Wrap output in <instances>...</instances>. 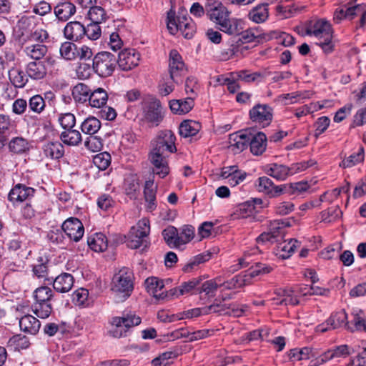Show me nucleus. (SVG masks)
<instances>
[{
	"mask_svg": "<svg viewBox=\"0 0 366 366\" xmlns=\"http://www.w3.org/2000/svg\"><path fill=\"white\" fill-rule=\"evenodd\" d=\"M77 46L75 44L71 41H65L61 44L60 46L61 56L66 60H73L76 57Z\"/></svg>",
	"mask_w": 366,
	"mask_h": 366,
	"instance_id": "nucleus-43",
	"label": "nucleus"
},
{
	"mask_svg": "<svg viewBox=\"0 0 366 366\" xmlns=\"http://www.w3.org/2000/svg\"><path fill=\"white\" fill-rule=\"evenodd\" d=\"M33 312L39 318L46 319L49 317L52 312V305H32Z\"/></svg>",
	"mask_w": 366,
	"mask_h": 366,
	"instance_id": "nucleus-59",
	"label": "nucleus"
},
{
	"mask_svg": "<svg viewBox=\"0 0 366 366\" xmlns=\"http://www.w3.org/2000/svg\"><path fill=\"white\" fill-rule=\"evenodd\" d=\"M205 11L209 19L219 26L220 31L229 35L239 32L237 20L229 19V11L222 2L218 0H207Z\"/></svg>",
	"mask_w": 366,
	"mask_h": 366,
	"instance_id": "nucleus-2",
	"label": "nucleus"
},
{
	"mask_svg": "<svg viewBox=\"0 0 366 366\" xmlns=\"http://www.w3.org/2000/svg\"><path fill=\"white\" fill-rule=\"evenodd\" d=\"M111 157L107 152L99 153L93 158L94 165L100 170H105L110 164Z\"/></svg>",
	"mask_w": 366,
	"mask_h": 366,
	"instance_id": "nucleus-52",
	"label": "nucleus"
},
{
	"mask_svg": "<svg viewBox=\"0 0 366 366\" xmlns=\"http://www.w3.org/2000/svg\"><path fill=\"white\" fill-rule=\"evenodd\" d=\"M150 227L147 219H143L138 222L136 226L131 228L127 238V246L132 249H137L141 246L147 247L149 242L147 239L149 234Z\"/></svg>",
	"mask_w": 366,
	"mask_h": 366,
	"instance_id": "nucleus-7",
	"label": "nucleus"
},
{
	"mask_svg": "<svg viewBox=\"0 0 366 366\" xmlns=\"http://www.w3.org/2000/svg\"><path fill=\"white\" fill-rule=\"evenodd\" d=\"M41 324L39 320L31 315L23 316L19 320V327L21 330L31 335L36 334L40 328Z\"/></svg>",
	"mask_w": 366,
	"mask_h": 366,
	"instance_id": "nucleus-26",
	"label": "nucleus"
},
{
	"mask_svg": "<svg viewBox=\"0 0 366 366\" xmlns=\"http://www.w3.org/2000/svg\"><path fill=\"white\" fill-rule=\"evenodd\" d=\"M260 253L258 247H254L244 252V257L239 259V267H247L250 262L256 260V259H250V257L257 255Z\"/></svg>",
	"mask_w": 366,
	"mask_h": 366,
	"instance_id": "nucleus-58",
	"label": "nucleus"
},
{
	"mask_svg": "<svg viewBox=\"0 0 366 366\" xmlns=\"http://www.w3.org/2000/svg\"><path fill=\"white\" fill-rule=\"evenodd\" d=\"M289 194H300L310 188L307 182H298L287 184Z\"/></svg>",
	"mask_w": 366,
	"mask_h": 366,
	"instance_id": "nucleus-60",
	"label": "nucleus"
},
{
	"mask_svg": "<svg viewBox=\"0 0 366 366\" xmlns=\"http://www.w3.org/2000/svg\"><path fill=\"white\" fill-rule=\"evenodd\" d=\"M76 11V6L69 1H59L54 7V13L56 19L65 22L68 21Z\"/></svg>",
	"mask_w": 366,
	"mask_h": 366,
	"instance_id": "nucleus-17",
	"label": "nucleus"
},
{
	"mask_svg": "<svg viewBox=\"0 0 366 366\" xmlns=\"http://www.w3.org/2000/svg\"><path fill=\"white\" fill-rule=\"evenodd\" d=\"M264 171L267 175L274 178L277 181H284L289 176L292 175L290 167L277 163L264 166Z\"/></svg>",
	"mask_w": 366,
	"mask_h": 366,
	"instance_id": "nucleus-18",
	"label": "nucleus"
},
{
	"mask_svg": "<svg viewBox=\"0 0 366 366\" xmlns=\"http://www.w3.org/2000/svg\"><path fill=\"white\" fill-rule=\"evenodd\" d=\"M144 285L147 292L157 300H164L166 298L167 295H164V292L159 293L164 287L163 280L156 277H150L146 279Z\"/></svg>",
	"mask_w": 366,
	"mask_h": 366,
	"instance_id": "nucleus-22",
	"label": "nucleus"
},
{
	"mask_svg": "<svg viewBox=\"0 0 366 366\" xmlns=\"http://www.w3.org/2000/svg\"><path fill=\"white\" fill-rule=\"evenodd\" d=\"M64 37L71 41H78L85 36V26L78 21L68 22L64 28Z\"/></svg>",
	"mask_w": 366,
	"mask_h": 366,
	"instance_id": "nucleus-16",
	"label": "nucleus"
},
{
	"mask_svg": "<svg viewBox=\"0 0 366 366\" xmlns=\"http://www.w3.org/2000/svg\"><path fill=\"white\" fill-rule=\"evenodd\" d=\"M199 89V86L195 77L189 76L186 79L185 92L189 95L188 97L194 99L197 97Z\"/></svg>",
	"mask_w": 366,
	"mask_h": 366,
	"instance_id": "nucleus-51",
	"label": "nucleus"
},
{
	"mask_svg": "<svg viewBox=\"0 0 366 366\" xmlns=\"http://www.w3.org/2000/svg\"><path fill=\"white\" fill-rule=\"evenodd\" d=\"M230 306L223 303L221 300L215 299L213 304L206 306L207 315L217 313L219 315H227L229 313Z\"/></svg>",
	"mask_w": 366,
	"mask_h": 366,
	"instance_id": "nucleus-47",
	"label": "nucleus"
},
{
	"mask_svg": "<svg viewBox=\"0 0 366 366\" xmlns=\"http://www.w3.org/2000/svg\"><path fill=\"white\" fill-rule=\"evenodd\" d=\"M249 145L251 152L254 155H260L267 147V137L263 132H258L256 134H249Z\"/></svg>",
	"mask_w": 366,
	"mask_h": 366,
	"instance_id": "nucleus-21",
	"label": "nucleus"
},
{
	"mask_svg": "<svg viewBox=\"0 0 366 366\" xmlns=\"http://www.w3.org/2000/svg\"><path fill=\"white\" fill-rule=\"evenodd\" d=\"M61 141L68 146H78L81 142V134L76 129H68L60 134Z\"/></svg>",
	"mask_w": 366,
	"mask_h": 366,
	"instance_id": "nucleus-32",
	"label": "nucleus"
},
{
	"mask_svg": "<svg viewBox=\"0 0 366 366\" xmlns=\"http://www.w3.org/2000/svg\"><path fill=\"white\" fill-rule=\"evenodd\" d=\"M41 149L44 156L51 159H59L64 154V147L59 141L46 142Z\"/></svg>",
	"mask_w": 366,
	"mask_h": 366,
	"instance_id": "nucleus-20",
	"label": "nucleus"
},
{
	"mask_svg": "<svg viewBox=\"0 0 366 366\" xmlns=\"http://www.w3.org/2000/svg\"><path fill=\"white\" fill-rule=\"evenodd\" d=\"M124 188L127 196L130 198H134L137 192L139 189L138 178L136 176L127 177L124 181Z\"/></svg>",
	"mask_w": 366,
	"mask_h": 366,
	"instance_id": "nucleus-44",
	"label": "nucleus"
},
{
	"mask_svg": "<svg viewBox=\"0 0 366 366\" xmlns=\"http://www.w3.org/2000/svg\"><path fill=\"white\" fill-rule=\"evenodd\" d=\"M88 16L92 22L100 24L106 19V13L101 6H92L88 12Z\"/></svg>",
	"mask_w": 366,
	"mask_h": 366,
	"instance_id": "nucleus-49",
	"label": "nucleus"
},
{
	"mask_svg": "<svg viewBox=\"0 0 366 366\" xmlns=\"http://www.w3.org/2000/svg\"><path fill=\"white\" fill-rule=\"evenodd\" d=\"M64 232L72 240L79 241L84 233V225L76 217H70L64 222L61 226Z\"/></svg>",
	"mask_w": 366,
	"mask_h": 366,
	"instance_id": "nucleus-14",
	"label": "nucleus"
},
{
	"mask_svg": "<svg viewBox=\"0 0 366 366\" xmlns=\"http://www.w3.org/2000/svg\"><path fill=\"white\" fill-rule=\"evenodd\" d=\"M140 323L141 318L134 313L132 312L123 313L121 317L112 318L111 325L112 328L109 331V333L115 338L125 337L129 328L139 325Z\"/></svg>",
	"mask_w": 366,
	"mask_h": 366,
	"instance_id": "nucleus-3",
	"label": "nucleus"
},
{
	"mask_svg": "<svg viewBox=\"0 0 366 366\" xmlns=\"http://www.w3.org/2000/svg\"><path fill=\"white\" fill-rule=\"evenodd\" d=\"M273 184V182L269 177L263 176L257 179L255 186L259 192H263L267 195Z\"/></svg>",
	"mask_w": 366,
	"mask_h": 366,
	"instance_id": "nucleus-55",
	"label": "nucleus"
},
{
	"mask_svg": "<svg viewBox=\"0 0 366 366\" xmlns=\"http://www.w3.org/2000/svg\"><path fill=\"white\" fill-rule=\"evenodd\" d=\"M88 296L89 292L87 290L79 288L72 294V302L76 305L83 306L86 302Z\"/></svg>",
	"mask_w": 366,
	"mask_h": 366,
	"instance_id": "nucleus-61",
	"label": "nucleus"
},
{
	"mask_svg": "<svg viewBox=\"0 0 366 366\" xmlns=\"http://www.w3.org/2000/svg\"><path fill=\"white\" fill-rule=\"evenodd\" d=\"M84 146L89 150L97 152L103 148V140L97 136H89L84 142Z\"/></svg>",
	"mask_w": 366,
	"mask_h": 366,
	"instance_id": "nucleus-50",
	"label": "nucleus"
},
{
	"mask_svg": "<svg viewBox=\"0 0 366 366\" xmlns=\"http://www.w3.org/2000/svg\"><path fill=\"white\" fill-rule=\"evenodd\" d=\"M291 226L290 221L288 219H277L271 222L269 232L274 234V238L278 242L282 239L285 235V229Z\"/></svg>",
	"mask_w": 366,
	"mask_h": 366,
	"instance_id": "nucleus-33",
	"label": "nucleus"
},
{
	"mask_svg": "<svg viewBox=\"0 0 366 366\" xmlns=\"http://www.w3.org/2000/svg\"><path fill=\"white\" fill-rule=\"evenodd\" d=\"M250 119L262 127L269 126L273 119V109L268 104H257L249 110Z\"/></svg>",
	"mask_w": 366,
	"mask_h": 366,
	"instance_id": "nucleus-9",
	"label": "nucleus"
},
{
	"mask_svg": "<svg viewBox=\"0 0 366 366\" xmlns=\"http://www.w3.org/2000/svg\"><path fill=\"white\" fill-rule=\"evenodd\" d=\"M87 244L95 252H103L108 247L106 236L102 233H95L88 237Z\"/></svg>",
	"mask_w": 366,
	"mask_h": 366,
	"instance_id": "nucleus-29",
	"label": "nucleus"
},
{
	"mask_svg": "<svg viewBox=\"0 0 366 366\" xmlns=\"http://www.w3.org/2000/svg\"><path fill=\"white\" fill-rule=\"evenodd\" d=\"M347 315L344 310L332 313L325 322L317 326V331L321 333L344 326L346 328Z\"/></svg>",
	"mask_w": 366,
	"mask_h": 366,
	"instance_id": "nucleus-12",
	"label": "nucleus"
},
{
	"mask_svg": "<svg viewBox=\"0 0 366 366\" xmlns=\"http://www.w3.org/2000/svg\"><path fill=\"white\" fill-rule=\"evenodd\" d=\"M157 186L154 185V180L146 181L144 189V197L146 202V209L152 212L157 208L156 192Z\"/></svg>",
	"mask_w": 366,
	"mask_h": 366,
	"instance_id": "nucleus-24",
	"label": "nucleus"
},
{
	"mask_svg": "<svg viewBox=\"0 0 366 366\" xmlns=\"http://www.w3.org/2000/svg\"><path fill=\"white\" fill-rule=\"evenodd\" d=\"M332 34V29L329 21L325 19H319L315 22H311L305 30V34L314 36L319 40Z\"/></svg>",
	"mask_w": 366,
	"mask_h": 366,
	"instance_id": "nucleus-13",
	"label": "nucleus"
},
{
	"mask_svg": "<svg viewBox=\"0 0 366 366\" xmlns=\"http://www.w3.org/2000/svg\"><path fill=\"white\" fill-rule=\"evenodd\" d=\"M175 140L176 137L171 130H163L152 142L153 149L149 158L154 166V173L161 178L165 177L169 172L166 154L177 151Z\"/></svg>",
	"mask_w": 366,
	"mask_h": 366,
	"instance_id": "nucleus-1",
	"label": "nucleus"
},
{
	"mask_svg": "<svg viewBox=\"0 0 366 366\" xmlns=\"http://www.w3.org/2000/svg\"><path fill=\"white\" fill-rule=\"evenodd\" d=\"M24 51L35 61H42V58L47 52V47L42 44H32L26 46Z\"/></svg>",
	"mask_w": 366,
	"mask_h": 366,
	"instance_id": "nucleus-36",
	"label": "nucleus"
},
{
	"mask_svg": "<svg viewBox=\"0 0 366 366\" xmlns=\"http://www.w3.org/2000/svg\"><path fill=\"white\" fill-rule=\"evenodd\" d=\"M56 60L52 56H47L43 61H33L26 67V72L31 79L34 80L43 79L50 68L54 67Z\"/></svg>",
	"mask_w": 366,
	"mask_h": 366,
	"instance_id": "nucleus-8",
	"label": "nucleus"
},
{
	"mask_svg": "<svg viewBox=\"0 0 366 366\" xmlns=\"http://www.w3.org/2000/svg\"><path fill=\"white\" fill-rule=\"evenodd\" d=\"M267 6L268 4H262L254 7L248 14L249 19L257 24L265 21L269 16Z\"/></svg>",
	"mask_w": 366,
	"mask_h": 366,
	"instance_id": "nucleus-31",
	"label": "nucleus"
},
{
	"mask_svg": "<svg viewBox=\"0 0 366 366\" xmlns=\"http://www.w3.org/2000/svg\"><path fill=\"white\" fill-rule=\"evenodd\" d=\"M220 281V277L205 281L197 288V290L199 293L204 292L209 297H214L216 291L219 287V282Z\"/></svg>",
	"mask_w": 366,
	"mask_h": 366,
	"instance_id": "nucleus-41",
	"label": "nucleus"
},
{
	"mask_svg": "<svg viewBox=\"0 0 366 366\" xmlns=\"http://www.w3.org/2000/svg\"><path fill=\"white\" fill-rule=\"evenodd\" d=\"M9 149L13 153H23L29 149L28 141L23 137L13 138L9 143Z\"/></svg>",
	"mask_w": 366,
	"mask_h": 366,
	"instance_id": "nucleus-42",
	"label": "nucleus"
},
{
	"mask_svg": "<svg viewBox=\"0 0 366 366\" xmlns=\"http://www.w3.org/2000/svg\"><path fill=\"white\" fill-rule=\"evenodd\" d=\"M133 274L127 267H123L116 273L112 281V290L117 295L127 298L133 290Z\"/></svg>",
	"mask_w": 366,
	"mask_h": 366,
	"instance_id": "nucleus-6",
	"label": "nucleus"
},
{
	"mask_svg": "<svg viewBox=\"0 0 366 366\" xmlns=\"http://www.w3.org/2000/svg\"><path fill=\"white\" fill-rule=\"evenodd\" d=\"M169 71L171 79L176 83L181 80V76L186 71L182 58L175 49H172L169 53Z\"/></svg>",
	"mask_w": 366,
	"mask_h": 366,
	"instance_id": "nucleus-10",
	"label": "nucleus"
},
{
	"mask_svg": "<svg viewBox=\"0 0 366 366\" xmlns=\"http://www.w3.org/2000/svg\"><path fill=\"white\" fill-rule=\"evenodd\" d=\"M74 281L71 274L64 272L53 280V287L58 292L65 293L71 290Z\"/></svg>",
	"mask_w": 366,
	"mask_h": 366,
	"instance_id": "nucleus-23",
	"label": "nucleus"
},
{
	"mask_svg": "<svg viewBox=\"0 0 366 366\" xmlns=\"http://www.w3.org/2000/svg\"><path fill=\"white\" fill-rule=\"evenodd\" d=\"M99 24L91 22L85 27V36L91 40H97L101 36Z\"/></svg>",
	"mask_w": 366,
	"mask_h": 366,
	"instance_id": "nucleus-57",
	"label": "nucleus"
},
{
	"mask_svg": "<svg viewBox=\"0 0 366 366\" xmlns=\"http://www.w3.org/2000/svg\"><path fill=\"white\" fill-rule=\"evenodd\" d=\"M9 78L11 84L18 88H22L26 84L28 79L24 72L18 68H11L9 71Z\"/></svg>",
	"mask_w": 366,
	"mask_h": 366,
	"instance_id": "nucleus-37",
	"label": "nucleus"
},
{
	"mask_svg": "<svg viewBox=\"0 0 366 366\" xmlns=\"http://www.w3.org/2000/svg\"><path fill=\"white\" fill-rule=\"evenodd\" d=\"M353 319L351 322L346 323V329L351 331H364V327L366 324V320L363 317V312L360 310L359 312H352Z\"/></svg>",
	"mask_w": 366,
	"mask_h": 366,
	"instance_id": "nucleus-38",
	"label": "nucleus"
},
{
	"mask_svg": "<svg viewBox=\"0 0 366 366\" xmlns=\"http://www.w3.org/2000/svg\"><path fill=\"white\" fill-rule=\"evenodd\" d=\"M330 123V119L327 117L324 116L318 118L315 124L316 127L315 136L317 137L325 132V131L328 128Z\"/></svg>",
	"mask_w": 366,
	"mask_h": 366,
	"instance_id": "nucleus-64",
	"label": "nucleus"
},
{
	"mask_svg": "<svg viewBox=\"0 0 366 366\" xmlns=\"http://www.w3.org/2000/svg\"><path fill=\"white\" fill-rule=\"evenodd\" d=\"M35 189L24 184H16L10 190L8 199L12 202H22L34 197Z\"/></svg>",
	"mask_w": 366,
	"mask_h": 366,
	"instance_id": "nucleus-15",
	"label": "nucleus"
},
{
	"mask_svg": "<svg viewBox=\"0 0 366 366\" xmlns=\"http://www.w3.org/2000/svg\"><path fill=\"white\" fill-rule=\"evenodd\" d=\"M364 159V148L360 147L358 152L352 154L347 158L344 159L340 166L344 168L352 167Z\"/></svg>",
	"mask_w": 366,
	"mask_h": 366,
	"instance_id": "nucleus-46",
	"label": "nucleus"
},
{
	"mask_svg": "<svg viewBox=\"0 0 366 366\" xmlns=\"http://www.w3.org/2000/svg\"><path fill=\"white\" fill-rule=\"evenodd\" d=\"M177 234L178 232L177 228L173 226L167 227L162 232L164 239L165 240L167 244L171 247H174Z\"/></svg>",
	"mask_w": 366,
	"mask_h": 366,
	"instance_id": "nucleus-53",
	"label": "nucleus"
},
{
	"mask_svg": "<svg viewBox=\"0 0 366 366\" xmlns=\"http://www.w3.org/2000/svg\"><path fill=\"white\" fill-rule=\"evenodd\" d=\"M299 247L300 242L297 239H291L288 242H285V244L281 247V250L287 254H282V258L285 259L290 257Z\"/></svg>",
	"mask_w": 366,
	"mask_h": 366,
	"instance_id": "nucleus-63",
	"label": "nucleus"
},
{
	"mask_svg": "<svg viewBox=\"0 0 366 366\" xmlns=\"http://www.w3.org/2000/svg\"><path fill=\"white\" fill-rule=\"evenodd\" d=\"M58 120L60 125L64 130L73 129L76 124V118L71 113L60 114Z\"/></svg>",
	"mask_w": 366,
	"mask_h": 366,
	"instance_id": "nucleus-56",
	"label": "nucleus"
},
{
	"mask_svg": "<svg viewBox=\"0 0 366 366\" xmlns=\"http://www.w3.org/2000/svg\"><path fill=\"white\" fill-rule=\"evenodd\" d=\"M29 107L33 112L40 113L45 107V102L40 95H34L30 98Z\"/></svg>",
	"mask_w": 366,
	"mask_h": 366,
	"instance_id": "nucleus-62",
	"label": "nucleus"
},
{
	"mask_svg": "<svg viewBox=\"0 0 366 366\" xmlns=\"http://www.w3.org/2000/svg\"><path fill=\"white\" fill-rule=\"evenodd\" d=\"M108 100V94L103 88H97L91 91L89 104L92 107H104Z\"/></svg>",
	"mask_w": 366,
	"mask_h": 366,
	"instance_id": "nucleus-28",
	"label": "nucleus"
},
{
	"mask_svg": "<svg viewBox=\"0 0 366 366\" xmlns=\"http://www.w3.org/2000/svg\"><path fill=\"white\" fill-rule=\"evenodd\" d=\"M182 11H179L176 14L175 11L170 9L167 12V26L170 34H175L178 32L179 21L182 20Z\"/></svg>",
	"mask_w": 366,
	"mask_h": 366,
	"instance_id": "nucleus-39",
	"label": "nucleus"
},
{
	"mask_svg": "<svg viewBox=\"0 0 366 366\" xmlns=\"http://www.w3.org/2000/svg\"><path fill=\"white\" fill-rule=\"evenodd\" d=\"M272 270L273 267L272 266L262 262H257L254 265H252L249 269L245 271L244 277L253 278L259 275L268 274Z\"/></svg>",
	"mask_w": 366,
	"mask_h": 366,
	"instance_id": "nucleus-35",
	"label": "nucleus"
},
{
	"mask_svg": "<svg viewBox=\"0 0 366 366\" xmlns=\"http://www.w3.org/2000/svg\"><path fill=\"white\" fill-rule=\"evenodd\" d=\"M255 213V207L252 204V202L246 201L239 204L235 212L234 213V218H247L253 216Z\"/></svg>",
	"mask_w": 366,
	"mask_h": 366,
	"instance_id": "nucleus-40",
	"label": "nucleus"
},
{
	"mask_svg": "<svg viewBox=\"0 0 366 366\" xmlns=\"http://www.w3.org/2000/svg\"><path fill=\"white\" fill-rule=\"evenodd\" d=\"M117 65V59L109 51L98 52L92 59V69L99 76L107 78L111 76Z\"/></svg>",
	"mask_w": 366,
	"mask_h": 366,
	"instance_id": "nucleus-4",
	"label": "nucleus"
},
{
	"mask_svg": "<svg viewBox=\"0 0 366 366\" xmlns=\"http://www.w3.org/2000/svg\"><path fill=\"white\" fill-rule=\"evenodd\" d=\"M54 297L53 290L46 286H41L36 288L34 292V300H52Z\"/></svg>",
	"mask_w": 366,
	"mask_h": 366,
	"instance_id": "nucleus-48",
	"label": "nucleus"
},
{
	"mask_svg": "<svg viewBox=\"0 0 366 366\" xmlns=\"http://www.w3.org/2000/svg\"><path fill=\"white\" fill-rule=\"evenodd\" d=\"M194 99L187 97L182 99H173L169 102L171 111L176 114H184L192 110L194 106Z\"/></svg>",
	"mask_w": 366,
	"mask_h": 366,
	"instance_id": "nucleus-25",
	"label": "nucleus"
},
{
	"mask_svg": "<svg viewBox=\"0 0 366 366\" xmlns=\"http://www.w3.org/2000/svg\"><path fill=\"white\" fill-rule=\"evenodd\" d=\"M200 129L201 125L199 122L192 120H185L180 124L179 133L182 137L187 138L195 136Z\"/></svg>",
	"mask_w": 366,
	"mask_h": 366,
	"instance_id": "nucleus-30",
	"label": "nucleus"
},
{
	"mask_svg": "<svg viewBox=\"0 0 366 366\" xmlns=\"http://www.w3.org/2000/svg\"><path fill=\"white\" fill-rule=\"evenodd\" d=\"M117 64L122 71H129L138 66L140 54L134 49H125L118 56Z\"/></svg>",
	"mask_w": 366,
	"mask_h": 366,
	"instance_id": "nucleus-11",
	"label": "nucleus"
},
{
	"mask_svg": "<svg viewBox=\"0 0 366 366\" xmlns=\"http://www.w3.org/2000/svg\"><path fill=\"white\" fill-rule=\"evenodd\" d=\"M101 128L100 121L94 117H89L81 124V130L83 133L92 136Z\"/></svg>",
	"mask_w": 366,
	"mask_h": 366,
	"instance_id": "nucleus-34",
	"label": "nucleus"
},
{
	"mask_svg": "<svg viewBox=\"0 0 366 366\" xmlns=\"http://www.w3.org/2000/svg\"><path fill=\"white\" fill-rule=\"evenodd\" d=\"M342 215V211L339 207L330 208L321 212L322 221L332 222L337 220Z\"/></svg>",
	"mask_w": 366,
	"mask_h": 366,
	"instance_id": "nucleus-54",
	"label": "nucleus"
},
{
	"mask_svg": "<svg viewBox=\"0 0 366 366\" xmlns=\"http://www.w3.org/2000/svg\"><path fill=\"white\" fill-rule=\"evenodd\" d=\"M142 120L149 127H157L164 119L163 108L159 99L149 97L142 102Z\"/></svg>",
	"mask_w": 366,
	"mask_h": 366,
	"instance_id": "nucleus-5",
	"label": "nucleus"
},
{
	"mask_svg": "<svg viewBox=\"0 0 366 366\" xmlns=\"http://www.w3.org/2000/svg\"><path fill=\"white\" fill-rule=\"evenodd\" d=\"M8 344L13 347L14 350H19L28 348L30 342L26 336L19 334L12 336L9 340Z\"/></svg>",
	"mask_w": 366,
	"mask_h": 366,
	"instance_id": "nucleus-45",
	"label": "nucleus"
},
{
	"mask_svg": "<svg viewBox=\"0 0 366 366\" xmlns=\"http://www.w3.org/2000/svg\"><path fill=\"white\" fill-rule=\"evenodd\" d=\"M249 141V134L243 132L232 134L229 137V148L235 154L239 153L247 148Z\"/></svg>",
	"mask_w": 366,
	"mask_h": 366,
	"instance_id": "nucleus-19",
	"label": "nucleus"
},
{
	"mask_svg": "<svg viewBox=\"0 0 366 366\" xmlns=\"http://www.w3.org/2000/svg\"><path fill=\"white\" fill-rule=\"evenodd\" d=\"M92 89L84 83L75 85L71 91L74 100L76 103L84 104L89 102Z\"/></svg>",
	"mask_w": 366,
	"mask_h": 366,
	"instance_id": "nucleus-27",
	"label": "nucleus"
}]
</instances>
